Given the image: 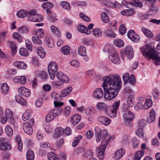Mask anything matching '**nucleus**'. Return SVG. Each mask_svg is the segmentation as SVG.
<instances>
[{
    "mask_svg": "<svg viewBox=\"0 0 160 160\" xmlns=\"http://www.w3.org/2000/svg\"><path fill=\"white\" fill-rule=\"evenodd\" d=\"M102 80V87L103 89L105 99L108 100L114 99L122 87V82L120 76L114 74L107 76L103 78Z\"/></svg>",
    "mask_w": 160,
    "mask_h": 160,
    "instance_id": "f257e3e1",
    "label": "nucleus"
},
{
    "mask_svg": "<svg viewBox=\"0 0 160 160\" xmlns=\"http://www.w3.org/2000/svg\"><path fill=\"white\" fill-rule=\"evenodd\" d=\"M94 129L96 141L97 142L100 141L101 136H102L101 145L98 149V156L100 160H103L104 151L109 141L110 140V136L106 130H101L98 126L96 127Z\"/></svg>",
    "mask_w": 160,
    "mask_h": 160,
    "instance_id": "f03ea898",
    "label": "nucleus"
},
{
    "mask_svg": "<svg viewBox=\"0 0 160 160\" xmlns=\"http://www.w3.org/2000/svg\"><path fill=\"white\" fill-rule=\"evenodd\" d=\"M141 51L144 56L148 57L154 61L155 64L159 65L160 64V57L157 54L154 50V47L152 45H146L140 48Z\"/></svg>",
    "mask_w": 160,
    "mask_h": 160,
    "instance_id": "7ed1b4c3",
    "label": "nucleus"
},
{
    "mask_svg": "<svg viewBox=\"0 0 160 160\" xmlns=\"http://www.w3.org/2000/svg\"><path fill=\"white\" fill-rule=\"evenodd\" d=\"M120 102L119 101L115 102L110 107H107L105 113L109 117L112 118L116 117L117 115V111L118 109Z\"/></svg>",
    "mask_w": 160,
    "mask_h": 160,
    "instance_id": "20e7f679",
    "label": "nucleus"
},
{
    "mask_svg": "<svg viewBox=\"0 0 160 160\" xmlns=\"http://www.w3.org/2000/svg\"><path fill=\"white\" fill-rule=\"evenodd\" d=\"M48 70L50 78L53 80L55 77V73L58 70V65L53 62H50L48 66Z\"/></svg>",
    "mask_w": 160,
    "mask_h": 160,
    "instance_id": "39448f33",
    "label": "nucleus"
},
{
    "mask_svg": "<svg viewBox=\"0 0 160 160\" xmlns=\"http://www.w3.org/2000/svg\"><path fill=\"white\" fill-rule=\"evenodd\" d=\"M135 117L134 114L130 111L129 108L127 107L125 110L124 112L123 115V118L126 126L129 125L127 122L132 121Z\"/></svg>",
    "mask_w": 160,
    "mask_h": 160,
    "instance_id": "423d86ee",
    "label": "nucleus"
},
{
    "mask_svg": "<svg viewBox=\"0 0 160 160\" xmlns=\"http://www.w3.org/2000/svg\"><path fill=\"white\" fill-rule=\"evenodd\" d=\"M34 123V119H31L28 122L24 123L23 125V128L24 132L28 135H31L33 132L32 126Z\"/></svg>",
    "mask_w": 160,
    "mask_h": 160,
    "instance_id": "0eeeda50",
    "label": "nucleus"
},
{
    "mask_svg": "<svg viewBox=\"0 0 160 160\" xmlns=\"http://www.w3.org/2000/svg\"><path fill=\"white\" fill-rule=\"evenodd\" d=\"M121 57L123 58V55L127 56L129 59H132L133 57L134 52L132 48L129 45L127 46L124 50H122L121 52Z\"/></svg>",
    "mask_w": 160,
    "mask_h": 160,
    "instance_id": "6e6552de",
    "label": "nucleus"
},
{
    "mask_svg": "<svg viewBox=\"0 0 160 160\" xmlns=\"http://www.w3.org/2000/svg\"><path fill=\"white\" fill-rule=\"evenodd\" d=\"M139 0H134L135 2V3L134 4L132 2H127L125 0H123L122 2V6H125L127 8H129L131 10H133L132 7L134 6L139 7H142L143 6L142 3L140 2H137Z\"/></svg>",
    "mask_w": 160,
    "mask_h": 160,
    "instance_id": "1a4fd4ad",
    "label": "nucleus"
},
{
    "mask_svg": "<svg viewBox=\"0 0 160 160\" xmlns=\"http://www.w3.org/2000/svg\"><path fill=\"white\" fill-rule=\"evenodd\" d=\"M5 114L6 118L8 119V121L11 124L14 126L15 125V120L12 111L10 109H6L5 112Z\"/></svg>",
    "mask_w": 160,
    "mask_h": 160,
    "instance_id": "9d476101",
    "label": "nucleus"
},
{
    "mask_svg": "<svg viewBox=\"0 0 160 160\" xmlns=\"http://www.w3.org/2000/svg\"><path fill=\"white\" fill-rule=\"evenodd\" d=\"M108 58L112 63L115 64H118L120 63L119 57L114 51L110 54L108 56Z\"/></svg>",
    "mask_w": 160,
    "mask_h": 160,
    "instance_id": "9b49d317",
    "label": "nucleus"
},
{
    "mask_svg": "<svg viewBox=\"0 0 160 160\" xmlns=\"http://www.w3.org/2000/svg\"><path fill=\"white\" fill-rule=\"evenodd\" d=\"M56 77L57 79L61 82L66 83L69 82L68 77L61 71L58 72L57 74Z\"/></svg>",
    "mask_w": 160,
    "mask_h": 160,
    "instance_id": "f8f14e48",
    "label": "nucleus"
},
{
    "mask_svg": "<svg viewBox=\"0 0 160 160\" xmlns=\"http://www.w3.org/2000/svg\"><path fill=\"white\" fill-rule=\"evenodd\" d=\"M104 93L102 89L98 88L96 89L93 92V97L97 99H100L103 96Z\"/></svg>",
    "mask_w": 160,
    "mask_h": 160,
    "instance_id": "ddd939ff",
    "label": "nucleus"
},
{
    "mask_svg": "<svg viewBox=\"0 0 160 160\" xmlns=\"http://www.w3.org/2000/svg\"><path fill=\"white\" fill-rule=\"evenodd\" d=\"M125 150L123 148H120L116 150L114 153V158L116 160L121 158L125 154Z\"/></svg>",
    "mask_w": 160,
    "mask_h": 160,
    "instance_id": "4468645a",
    "label": "nucleus"
},
{
    "mask_svg": "<svg viewBox=\"0 0 160 160\" xmlns=\"http://www.w3.org/2000/svg\"><path fill=\"white\" fill-rule=\"evenodd\" d=\"M81 119V117L80 115L76 114L71 117L70 122L73 125H75L80 122Z\"/></svg>",
    "mask_w": 160,
    "mask_h": 160,
    "instance_id": "2eb2a0df",
    "label": "nucleus"
},
{
    "mask_svg": "<svg viewBox=\"0 0 160 160\" xmlns=\"http://www.w3.org/2000/svg\"><path fill=\"white\" fill-rule=\"evenodd\" d=\"M19 93L24 97H28L31 94L30 90L24 87H21L18 89Z\"/></svg>",
    "mask_w": 160,
    "mask_h": 160,
    "instance_id": "dca6fc26",
    "label": "nucleus"
},
{
    "mask_svg": "<svg viewBox=\"0 0 160 160\" xmlns=\"http://www.w3.org/2000/svg\"><path fill=\"white\" fill-rule=\"evenodd\" d=\"M11 149V146L9 142L6 141L0 144V149L3 151L10 150Z\"/></svg>",
    "mask_w": 160,
    "mask_h": 160,
    "instance_id": "f3484780",
    "label": "nucleus"
},
{
    "mask_svg": "<svg viewBox=\"0 0 160 160\" xmlns=\"http://www.w3.org/2000/svg\"><path fill=\"white\" fill-rule=\"evenodd\" d=\"M45 41L46 45L49 48H53L55 45V42L53 39L48 36H45L44 38Z\"/></svg>",
    "mask_w": 160,
    "mask_h": 160,
    "instance_id": "a211bd4d",
    "label": "nucleus"
},
{
    "mask_svg": "<svg viewBox=\"0 0 160 160\" xmlns=\"http://www.w3.org/2000/svg\"><path fill=\"white\" fill-rule=\"evenodd\" d=\"M15 67L19 69H25L27 68V65L22 61H18L13 63Z\"/></svg>",
    "mask_w": 160,
    "mask_h": 160,
    "instance_id": "6ab92c4d",
    "label": "nucleus"
},
{
    "mask_svg": "<svg viewBox=\"0 0 160 160\" xmlns=\"http://www.w3.org/2000/svg\"><path fill=\"white\" fill-rule=\"evenodd\" d=\"M156 120V113L154 109H151L149 117H148L147 122L149 123H152Z\"/></svg>",
    "mask_w": 160,
    "mask_h": 160,
    "instance_id": "aec40b11",
    "label": "nucleus"
},
{
    "mask_svg": "<svg viewBox=\"0 0 160 160\" xmlns=\"http://www.w3.org/2000/svg\"><path fill=\"white\" fill-rule=\"evenodd\" d=\"M98 121L105 125H108L111 122V120L109 118L105 116L99 117L98 118Z\"/></svg>",
    "mask_w": 160,
    "mask_h": 160,
    "instance_id": "412c9836",
    "label": "nucleus"
},
{
    "mask_svg": "<svg viewBox=\"0 0 160 160\" xmlns=\"http://www.w3.org/2000/svg\"><path fill=\"white\" fill-rule=\"evenodd\" d=\"M48 15V18L51 22H54L58 20L56 18V14L52 13L51 11H46Z\"/></svg>",
    "mask_w": 160,
    "mask_h": 160,
    "instance_id": "4be33fe9",
    "label": "nucleus"
},
{
    "mask_svg": "<svg viewBox=\"0 0 160 160\" xmlns=\"http://www.w3.org/2000/svg\"><path fill=\"white\" fill-rule=\"evenodd\" d=\"M31 111L30 109L26 110L22 116V119L23 121H26L28 119L31 117Z\"/></svg>",
    "mask_w": 160,
    "mask_h": 160,
    "instance_id": "5701e85b",
    "label": "nucleus"
},
{
    "mask_svg": "<svg viewBox=\"0 0 160 160\" xmlns=\"http://www.w3.org/2000/svg\"><path fill=\"white\" fill-rule=\"evenodd\" d=\"M86 28L87 27L83 25H80L78 27V29L79 32L89 35L91 33L90 31Z\"/></svg>",
    "mask_w": 160,
    "mask_h": 160,
    "instance_id": "b1692460",
    "label": "nucleus"
},
{
    "mask_svg": "<svg viewBox=\"0 0 160 160\" xmlns=\"http://www.w3.org/2000/svg\"><path fill=\"white\" fill-rule=\"evenodd\" d=\"M36 11H28V21L35 22L34 19H35V14L36 13Z\"/></svg>",
    "mask_w": 160,
    "mask_h": 160,
    "instance_id": "393cba45",
    "label": "nucleus"
},
{
    "mask_svg": "<svg viewBox=\"0 0 160 160\" xmlns=\"http://www.w3.org/2000/svg\"><path fill=\"white\" fill-rule=\"evenodd\" d=\"M72 89L71 87H67L61 91V95L63 97H66L70 93Z\"/></svg>",
    "mask_w": 160,
    "mask_h": 160,
    "instance_id": "a878e982",
    "label": "nucleus"
},
{
    "mask_svg": "<svg viewBox=\"0 0 160 160\" xmlns=\"http://www.w3.org/2000/svg\"><path fill=\"white\" fill-rule=\"evenodd\" d=\"M107 107L105 103L103 102H100L97 104L96 108V109L99 111H102L105 110V112Z\"/></svg>",
    "mask_w": 160,
    "mask_h": 160,
    "instance_id": "bb28decb",
    "label": "nucleus"
},
{
    "mask_svg": "<svg viewBox=\"0 0 160 160\" xmlns=\"http://www.w3.org/2000/svg\"><path fill=\"white\" fill-rule=\"evenodd\" d=\"M79 54L81 56H85L86 54V48L83 46H79L78 48Z\"/></svg>",
    "mask_w": 160,
    "mask_h": 160,
    "instance_id": "cd10ccee",
    "label": "nucleus"
},
{
    "mask_svg": "<svg viewBox=\"0 0 160 160\" xmlns=\"http://www.w3.org/2000/svg\"><path fill=\"white\" fill-rule=\"evenodd\" d=\"M102 20L104 23H108L109 20V18L108 13L105 12H102L101 13Z\"/></svg>",
    "mask_w": 160,
    "mask_h": 160,
    "instance_id": "c85d7f7f",
    "label": "nucleus"
},
{
    "mask_svg": "<svg viewBox=\"0 0 160 160\" xmlns=\"http://www.w3.org/2000/svg\"><path fill=\"white\" fill-rule=\"evenodd\" d=\"M37 53L38 55L42 58H44L46 55V52L45 50L41 47H40L37 48Z\"/></svg>",
    "mask_w": 160,
    "mask_h": 160,
    "instance_id": "c756f323",
    "label": "nucleus"
},
{
    "mask_svg": "<svg viewBox=\"0 0 160 160\" xmlns=\"http://www.w3.org/2000/svg\"><path fill=\"white\" fill-rule=\"evenodd\" d=\"M62 109L61 107L55 108L52 110L51 111L54 115L55 117L60 114L62 112Z\"/></svg>",
    "mask_w": 160,
    "mask_h": 160,
    "instance_id": "7c9ffc66",
    "label": "nucleus"
},
{
    "mask_svg": "<svg viewBox=\"0 0 160 160\" xmlns=\"http://www.w3.org/2000/svg\"><path fill=\"white\" fill-rule=\"evenodd\" d=\"M53 6V4L51 2H44L42 5V7L43 9H46V10H49Z\"/></svg>",
    "mask_w": 160,
    "mask_h": 160,
    "instance_id": "2f4dec72",
    "label": "nucleus"
},
{
    "mask_svg": "<svg viewBox=\"0 0 160 160\" xmlns=\"http://www.w3.org/2000/svg\"><path fill=\"white\" fill-rule=\"evenodd\" d=\"M28 11H18L16 15L19 18H23L28 16Z\"/></svg>",
    "mask_w": 160,
    "mask_h": 160,
    "instance_id": "473e14b6",
    "label": "nucleus"
},
{
    "mask_svg": "<svg viewBox=\"0 0 160 160\" xmlns=\"http://www.w3.org/2000/svg\"><path fill=\"white\" fill-rule=\"evenodd\" d=\"M144 152V150H141L137 152L134 156V160H140L143 156Z\"/></svg>",
    "mask_w": 160,
    "mask_h": 160,
    "instance_id": "72a5a7b5",
    "label": "nucleus"
},
{
    "mask_svg": "<svg viewBox=\"0 0 160 160\" xmlns=\"http://www.w3.org/2000/svg\"><path fill=\"white\" fill-rule=\"evenodd\" d=\"M27 160H34V155L33 152L31 150H28L26 153Z\"/></svg>",
    "mask_w": 160,
    "mask_h": 160,
    "instance_id": "f704fd0d",
    "label": "nucleus"
},
{
    "mask_svg": "<svg viewBox=\"0 0 160 160\" xmlns=\"http://www.w3.org/2000/svg\"><path fill=\"white\" fill-rule=\"evenodd\" d=\"M5 131L6 134L9 137H11L13 134V132L12 128L8 125L6 126Z\"/></svg>",
    "mask_w": 160,
    "mask_h": 160,
    "instance_id": "c9c22d12",
    "label": "nucleus"
},
{
    "mask_svg": "<svg viewBox=\"0 0 160 160\" xmlns=\"http://www.w3.org/2000/svg\"><path fill=\"white\" fill-rule=\"evenodd\" d=\"M48 160H59L57 156L52 152H50L48 154Z\"/></svg>",
    "mask_w": 160,
    "mask_h": 160,
    "instance_id": "e433bc0d",
    "label": "nucleus"
},
{
    "mask_svg": "<svg viewBox=\"0 0 160 160\" xmlns=\"http://www.w3.org/2000/svg\"><path fill=\"white\" fill-rule=\"evenodd\" d=\"M51 96L52 99L54 100V101H60L62 99L60 95L55 92H52Z\"/></svg>",
    "mask_w": 160,
    "mask_h": 160,
    "instance_id": "4c0bfd02",
    "label": "nucleus"
},
{
    "mask_svg": "<svg viewBox=\"0 0 160 160\" xmlns=\"http://www.w3.org/2000/svg\"><path fill=\"white\" fill-rule=\"evenodd\" d=\"M60 4L63 9L70 10L71 9L70 4L68 2L65 1H61Z\"/></svg>",
    "mask_w": 160,
    "mask_h": 160,
    "instance_id": "58836bf2",
    "label": "nucleus"
},
{
    "mask_svg": "<svg viewBox=\"0 0 160 160\" xmlns=\"http://www.w3.org/2000/svg\"><path fill=\"white\" fill-rule=\"evenodd\" d=\"M35 34L38 38H42L44 35V30L42 29H39L35 32Z\"/></svg>",
    "mask_w": 160,
    "mask_h": 160,
    "instance_id": "ea45409f",
    "label": "nucleus"
},
{
    "mask_svg": "<svg viewBox=\"0 0 160 160\" xmlns=\"http://www.w3.org/2000/svg\"><path fill=\"white\" fill-rule=\"evenodd\" d=\"M19 52L21 55L24 57L27 56L29 54L28 50L24 48H21L19 49Z\"/></svg>",
    "mask_w": 160,
    "mask_h": 160,
    "instance_id": "a19ab883",
    "label": "nucleus"
},
{
    "mask_svg": "<svg viewBox=\"0 0 160 160\" xmlns=\"http://www.w3.org/2000/svg\"><path fill=\"white\" fill-rule=\"evenodd\" d=\"M55 117L53 113L51 111L47 116L45 120L47 122H49L53 120Z\"/></svg>",
    "mask_w": 160,
    "mask_h": 160,
    "instance_id": "79ce46f5",
    "label": "nucleus"
},
{
    "mask_svg": "<svg viewBox=\"0 0 160 160\" xmlns=\"http://www.w3.org/2000/svg\"><path fill=\"white\" fill-rule=\"evenodd\" d=\"M134 101V99L133 96H129L127 100L128 106L129 107L133 106Z\"/></svg>",
    "mask_w": 160,
    "mask_h": 160,
    "instance_id": "37998d69",
    "label": "nucleus"
},
{
    "mask_svg": "<svg viewBox=\"0 0 160 160\" xmlns=\"http://www.w3.org/2000/svg\"><path fill=\"white\" fill-rule=\"evenodd\" d=\"M104 33L107 36L112 38H114L116 36V34L111 30H106Z\"/></svg>",
    "mask_w": 160,
    "mask_h": 160,
    "instance_id": "c03bdc74",
    "label": "nucleus"
},
{
    "mask_svg": "<svg viewBox=\"0 0 160 160\" xmlns=\"http://www.w3.org/2000/svg\"><path fill=\"white\" fill-rule=\"evenodd\" d=\"M142 30L144 34L148 37L151 38L152 37L153 34L147 28H142Z\"/></svg>",
    "mask_w": 160,
    "mask_h": 160,
    "instance_id": "a18cd8bd",
    "label": "nucleus"
},
{
    "mask_svg": "<svg viewBox=\"0 0 160 160\" xmlns=\"http://www.w3.org/2000/svg\"><path fill=\"white\" fill-rule=\"evenodd\" d=\"M38 37H32V40L33 43L36 45H40L42 43V42L41 40Z\"/></svg>",
    "mask_w": 160,
    "mask_h": 160,
    "instance_id": "49530a36",
    "label": "nucleus"
},
{
    "mask_svg": "<svg viewBox=\"0 0 160 160\" xmlns=\"http://www.w3.org/2000/svg\"><path fill=\"white\" fill-rule=\"evenodd\" d=\"M135 12L134 11H121V13L126 16H129L134 14Z\"/></svg>",
    "mask_w": 160,
    "mask_h": 160,
    "instance_id": "de8ad7c7",
    "label": "nucleus"
},
{
    "mask_svg": "<svg viewBox=\"0 0 160 160\" xmlns=\"http://www.w3.org/2000/svg\"><path fill=\"white\" fill-rule=\"evenodd\" d=\"M82 136L81 135H79L78 137H75L72 142V146L73 147H76L79 143L80 140L82 138Z\"/></svg>",
    "mask_w": 160,
    "mask_h": 160,
    "instance_id": "09e8293b",
    "label": "nucleus"
},
{
    "mask_svg": "<svg viewBox=\"0 0 160 160\" xmlns=\"http://www.w3.org/2000/svg\"><path fill=\"white\" fill-rule=\"evenodd\" d=\"M152 104V100L150 99H147L146 100L144 103V109H147L151 107Z\"/></svg>",
    "mask_w": 160,
    "mask_h": 160,
    "instance_id": "8fccbe9b",
    "label": "nucleus"
},
{
    "mask_svg": "<svg viewBox=\"0 0 160 160\" xmlns=\"http://www.w3.org/2000/svg\"><path fill=\"white\" fill-rule=\"evenodd\" d=\"M92 32L93 35L97 37H100L102 34L101 30L98 28L93 29L92 30Z\"/></svg>",
    "mask_w": 160,
    "mask_h": 160,
    "instance_id": "3c124183",
    "label": "nucleus"
},
{
    "mask_svg": "<svg viewBox=\"0 0 160 160\" xmlns=\"http://www.w3.org/2000/svg\"><path fill=\"white\" fill-rule=\"evenodd\" d=\"M103 50L105 52H108L111 53L114 51L112 47V45L106 44L103 48Z\"/></svg>",
    "mask_w": 160,
    "mask_h": 160,
    "instance_id": "603ef678",
    "label": "nucleus"
},
{
    "mask_svg": "<svg viewBox=\"0 0 160 160\" xmlns=\"http://www.w3.org/2000/svg\"><path fill=\"white\" fill-rule=\"evenodd\" d=\"M93 152L91 150H87L85 153L84 156L85 158L88 159V160L93 158Z\"/></svg>",
    "mask_w": 160,
    "mask_h": 160,
    "instance_id": "864d4df0",
    "label": "nucleus"
},
{
    "mask_svg": "<svg viewBox=\"0 0 160 160\" xmlns=\"http://www.w3.org/2000/svg\"><path fill=\"white\" fill-rule=\"evenodd\" d=\"M8 86L7 83H3L1 87V92L2 93H6L8 91Z\"/></svg>",
    "mask_w": 160,
    "mask_h": 160,
    "instance_id": "5fc2aeb1",
    "label": "nucleus"
},
{
    "mask_svg": "<svg viewBox=\"0 0 160 160\" xmlns=\"http://www.w3.org/2000/svg\"><path fill=\"white\" fill-rule=\"evenodd\" d=\"M13 38L17 40L18 42H21L22 38L21 35L18 32H14L13 34Z\"/></svg>",
    "mask_w": 160,
    "mask_h": 160,
    "instance_id": "6e6d98bb",
    "label": "nucleus"
},
{
    "mask_svg": "<svg viewBox=\"0 0 160 160\" xmlns=\"http://www.w3.org/2000/svg\"><path fill=\"white\" fill-rule=\"evenodd\" d=\"M94 108L92 107L87 108L85 110L86 114L88 115H91L93 114L94 112Z\"/></svg>",
    "mask_w": 160,
    "mask_h": 160,
    "instance_id": "4d7b16f0",
    "label": "nucleus"
},
{
    "mask_svg": "<svg viewBox=\"0 0 160 160\" xmlns=\"http://www.w3.org/2000/svg\"><path fill=\"white\" fill-rule=\"evenodd\" d=\"M106 5L107 6L109 7H114L116 8H118L121 6V4L116 1L114 3L111 2H109Z\"/></svg>",
    "mask_w": 160,
    "mask_h": 160,
    "instance_id": "13d9d810",
    "label": "nucleus"
},
{
    "mask_svg": "<svg viewBox=\"0 0 160 160\" xmlns=\"http://www.w3.org/2000/svg\"><path fill=\"white\" fill-rule=\"evenodd\" d=\"M127 28L124 24L120 25L119 28V32L121 34L123 35L126 33Z\"/></svg>",
    "mask_w": 160,
    "mask_h": 160,
    "instance_id": "bf43d9fd",
    "label": "nucleus"
},
{
    "mask_svg": "<svg viewBox=\"0 0 160 160\" xmlns=\"http://www.w3.org/2000/svg\"><path fill=\"white\" fill-rule=\"evenodd\" d=\"M136 133L137 135L140 138H142L144 135V132L143 128H138L136 131Z\"/></svg>",
    "mask_w": 160,
    "mask_h": 160,
    "instance_id": "052dcab7",
    "label": "nucleus"
},
{
    "mask_svg": "<svg viewBox=\"0 0 160 160\" xmlns=\"http://www.w3.org/2000/svg\"><path fill=\"white\" fill-rule=\"evenodd\" d=\"M28 28L25 26H22L18 28V31L22 33H25L28 32Z\"/></svg>",
    "mask_w": 160,
    "mask_h": 160,
    "instance_id": "680f3d73",
    "label": "nucleus"
},
{
    "mask_svg": "<svg viewBox=\"0 0 160 160\" xmlns=\"http://www.w3.org/2000/svg\"><path fill=\"white\" fill-rule=\"evenodd\" d=\"M35 19H34L35 22H40L43 19V16L40 14H35Z\"/></svg>",
    "mask_w": 160,
    "mask_h": 160,
    "instance_id": "e2e57ef3",
    "label": "nucleus"
},
{
    "mask_svg": "<svg viewBox=\"0 0 160 160\" xmlns=\"http://www.w3.org/2000/svg\"><path fill=\"white\" fill-rule=\"evenodd\" d=\"M69 50L70 47L67 46V45L63 47L61 49V50L62 53L66 55H67L69 54Z\"/></svg>",
    "mask_w": 160,
    "mask_h": 160,
    "instance_id": "0e129e2a",
    "label": "nucleus"
},
{
    "mask_svg": "<svg viewBox=\"0 0 160 160\" xmlns=\"http://www.w3.org/2000/svg\"><path fill=\"white\" fill-rule=\"evenodd\" d=\"M130 84L134 85L135 83V78L134 75L131 74L129 78L128 81Z\"/></svg>",
    "mask_w": 160,
    "mask_h": 160,
    "instance_id": "69168bd1",
    "label": "nucleus"
},
{
    "mask_svg": "<svg viewBox=\"0 0 160 160\" xmlns=\"http://www.w3.org/2000/svg\"><path fill=\"white\" fill-rule=\"evenodd\" d=\"M124 92L126 94H129L130 96H133L134 95V92L133 90L129 87H127L125 88Z\"/></svg>",
    "mask_w": 160,
    "mask_h": 160,
    "instance_id": "338daca9",
    "label": "nucleus"
},
{
    "mask_svg": "<svg viewBox=\"0 0 160 160\" xmlns=\"http://www.w3.org/2000/svg\"><path fill=\"white\" fill-rule=\"evenodd\" d=\"M115 45L118 47H122L124 45V42L121 39H119L115 41Z\"/></svg>",
    "mask_w": 160,
    "mask_h": 160,
    "instance_id": "774afa93",
    "label": "nucleus"
}]
</instances>
